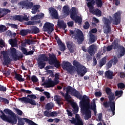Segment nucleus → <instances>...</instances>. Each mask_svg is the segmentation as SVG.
<instances>
[{
  "instance_id": "nucleus-1",
  "label": "nucleus",
  "mask_w": 125,
  "mask_h": 125,
  "mask_svg": "<svg viewBox=\"0 0 125 125\" xmlns=\"http://www.w3.org/2000/svg\"><path fill=\"white\" fill-rule=\"evenodd\" d=\"M63 90H65L66 93L65 94L64 98L66 101H67V102L70 101V99L72 98L71 95L76 97V98L81 100L80 102V107L81 108L82 111L87 115L88 110L87 109V108L89 105V97L86 96V95H83H83L81 94V93L71 86L64 87Z\"/></svg>"
},
{
  "instance_id": "nucleus-2",
  "label": "nucleus",
  "mask_w": 125,
  "mask_h": 125,
  "mask_svg": "<svg viewBox=\"0 0 125 125\" xmlns=\"http://www.w3.org/2000/svg\"><path fill=\"white\" fill-rule=\"evenodd\" d=\"M72 64L68 61L62 62V68L63 70H66L70 75H72L75 71V67L76 68V71L78 75L81 76V77H83L87 73V69L85 66L81 64V62H78L75 60L73 61Z\"/></svg>"
},
{
  "instance_id": "nucleus-3",
  "label": "nucleus",
  "mask_w": 125,
  "mask_h": 125,
  "mask_svg": "<svg viewBox=\"0 0 125 125\" xmlns=\"http://www.w3.org/2000/svg\"><path fill=\"white\" fill-rule=\"evenodd\" d=\"M3 112H5V114H8V115H10L11 117L6 116ZM0 113L2 114L0 116V118L3 120V121H6L8 123L14 124L15 125L17 123V117H16V115H15V113L11 110L8 108H6L3 110V111H2V110H0Z\"/></svg>"
},
{
  "instance_id": "nucleus-4",
  "label": "nucleus",
  "mask_w": 125,
  "mask_h": 125,
  "mask_svg": "<svg viewBox=\"0 0 125 125\" xmlns=\"http://www.w3.org/2000/svg\"><path fill=\"white\" fill-rule=\"evenodd\" d=\"M70 33L72 35V38L76 41L78 44H82L83 42L84 41V36H83V33L80 29H77V30L74 31L73 30H70Z\"/></svg>"
},
{
  "instance_id": "nucleus-5",
  "label": "nucleus",
  "mask_w": 125,
  "mask_h": 125,
  "mask_svg": "<svg viewBox=\"0 0 125 125\" xmlns=\"http://www.w3.org/2000/svg\"><path fill=\"white\" fill-rule=\"evenodd\" d=\"M89 105L87 107V110L88 111L87 114L83 112L82 108H81V113L83 114V115H85V120H88L91 118V110H90V109L93 110L94 116H96V114L97 113V111H96V104L95 102L94 101L93 103H91V105H90V100L89 98Z\"/></svg>"
},
{
  "instance_id": "nucleus-6",
  "label": "nucleus",
  "mask_w": 125,
  "mask_h": 125,
  "mask_svg": "<svg viewBox=\"0 0 125 125\" xmlns=\"http://www.w3.org/2000/svg\"><path fill=\"white\" fill-rule=\"evenodd\" d=\"M34 99H37V96L34 94L28 95L27 97H23L19 98V101H21L22 103L24 102L25 104L29 103L31 105H37V103H36V101Z\"/></svg>"
},
{
  "instance_id": "nucleus-7",
  "label": "nucleus",
  "mask_w": 125,
  "mask_h": 125,
  "mask_svg": "<svg viewBox=\"0 0 125 125\" xmlns=\"http://www.w3.org/2000/svg\"><path fill=\"white\" fill-rule=\"evenodd\" d=\"M103 105L104 108H109L110 107L111 111L112 112V116L115 115L116 102H110V101H108V100H107L103 102Z\"/></svg>"
},
{
  "instance_id": "nucleus-8",
  "label": "nucleus",
  "mask_w": 125,
  "mask_h": 125,
  "mask_svg": "<svg viewBox=\"0 0 125 125\" xmlns=\"http://www.w3.org/2000/svg\"><path fill=\"white\" fill-rule=\"evenodd\" d=\"M104 26L105 27V29L104 30V34H110L111 31V23L112 22L110 20L105 17L104 18Z\"/></svg>"
},
{
  "instance_id": "nucleus-9",
  "label": "nucleus",
  "mask_w": 125,
  "mask_h": 125,
  "mask_svg": "<svg viewBox=\"0 0 125 125\" xmlns=\"http://www.w3.org/2000/svg\"><path fill=\"white\" fill-rule=\"evenodd\" d=\"M44 32H47L48 35H50L54 31V24L50 22H45L43 26Z\"/></svg>"
},
{
  "instance_id": "nucleus-10",
  "label": "nucleus",
  "mask_w": 125,
  "mask_h": 125,
  "mask_svg": "<svg viewBox=\"0 0 125 125\" xmlns=\"http://www.w3.org/2000/svg\"><path fill=\"white\" fill-rule=\"evenodd\" d=\"M1 54L3 55V65L4 66L9 65L10 62H11V59L7 55V52L6 51H1Z\"/></svg>"
},
{
  "instance_id": "nucleus-11",
  "label": "nucleus",
  "mask_w": 125,
  "mask_h": 125,
  "mask_svg": "<svg viewBox=\"0 0 125 125\" xmlns=\"http://www.w3.org/2000/svg\"><path fill=\"white\" fill-rule=\"evenodd\" d=\"M121 15H122V14L119 11L114 14L113 20V25H116L117 26L120 24L121 19Z\"/></svg>"
},
{
  "instance_id": "nucleus-12",
  "label": "nucleus",
  "mask_w": 125,
  "mask_h": 125,
  "mask_svg": "<svg viewBox=\"0 0 125 125\" xmlns=\"http://www.w3.org/2000/svg\"><path fill=\"white\" fill-rule=\"evenodd\" d=\"M10 52L14 61H17V60H19L20 58H23L22 56L17 55V51L15 48H10Z\"/></svg>"
},
{
  "instance_id": "nucleus-13",
  "label": "nucleus",
  "mask_w": 125,
  "mask_h": 125,
  "mask_svg": "<svg viewBox=\"0 0 125 125\" xmlns=\"http://www.w3.org/2000/svg\"><path fill=\"white\" fill-rule=\"evenodd\" d=\"M57 84H58V82L56 81L55 82V81H52L51 79H49L47 82H44L42 83V85H45V87L47 88H49L50 87H53Z\"/></svg>"
},
{
  "instance_id": "nucleus-14",
  "label": "nucleus",
  "mask_w": 125,
  "mask_h": 125,
  "mask_svg": "<svg viewBox=\"0 0 125 125\" xmlns=\"http://www.w3.org/2000/svg\"><path fill=\"white\" fill-rule=\"evenodd\" d=\"M49 11L52 19H55V20L59 19V15H58V12L55 8L53 7L49 8Z\"/></svg>"
},
{
  "instance_id": "nucleus-15",
  "label": "nucleus",
  "mask_w": 125,
  "mask_h": 125,
  "mask_svg": "<svg viewBox=\"0 0 125 125\" xmlns=\"http://www.w3.org/2000/svg\"><path fill=\"white\" fill-rule=\"evenodd\" d=\"M21 8H26V9H31L34 5L33 2L21 1L19 3Z\"/></svg>"
},
{
  "instance_id": "nucleus-16",
  "label": "nucleus",
  "mask_w": 125,
  "mask_h": 125,
  "mask_svg": "<svg viewBox=\"0 0 125 125\" xmlns=\"http://www.w3.org/2000/svg\"><path fill=\"white\" fill-rule=\"evenodd\" d=\"M71 124H73V125H83V121L81 120L80 117H77L76 119L73 117L72 118V120H70Z\"/></svg>"
},
{
  "instance_id": "nucleus-17",
  "label": "nucleus",
  "mask_w": 125,
  "mask_h": 125,
  "mask_svg": "<svg viewBox=\"0 0 125 125\" xmlns=\"http://www.w3.org/2000/svg\"><path fill=\"white\" fill-rule=\"evenodd\" d=\"M18 125H24L25 122L27 123L29 125H31V123H32V120L28 118H25L18 119Z\"/></svg>"
},
{
  "instance_id": "nucleus-18",
  "label": "nucleus",
  "mask_w": 125,
  "mask_h": 125,
  "mask_svg": "<svg viewBox=\"0 0 125 125\" xmlns=\"http://www.w3.org/2000/svg\"><path fill=\"white\" fill-rule=\"evenodd\" d=\"M57 60V57L55 54L52 53L49 54V58L48 60V64L49 65H52V63L55 62Z\"/></svg>"
},
{
  "instance_id": "nucleus-19",
  "label": "nucleus",
  "mask_w": 125,
  "mask_h": 125,
  "mask_svg": "<svg viewBox=\"0 0 125 125\" xmlns=\"http://www.w3.org/2000/svg\"><path fill=\"white\" fill-rule=\"evenodd\" d=\"M66 43V46L68 48L70 53H74V46H75V44L72 41H68Z\"/></svg>"
},
{
  "instance_id": "nucleus-20",
  "label": "nucleus",
  "mask_w": 125,
  "mask_h": 125,
  "mask_svg": "<svg viewBox=\"0 0 125 125\" xmlns=\"http://www.w3.org/2000/svg\"><path fill=\"white\" fill-rule=\"evenodd\" d=\"M21 50L22 51L23 54H24V55H25V56L33 55V54H34V51L30 50L28 52V50H27V48L25 47H21Z\"/></svg>"
},
{
  "instance_id": "nucleus-21",
  "label": "nucleus",
  "mask_w": 125,
  "mask_h": 125,
  "mask_svg": "<svg viewBox=\"0 0 125 125\" xmlns=\"http://www.w3.org/2000/svg\"><path fill=\"white\" fill-rule=\"evenodd\" d=\"M95 4H96V1L95 0H90L87 3V6L88 7L89 11L94 9Z\"/></svg>"
},
{
  "instance_id": "nucleus-22",
  "label": "nucleus",
  "mask_w": 125,
  "mask_h": 125,
  "mask_svg": "<svg viewBox=\"0 0 125 125\" xmlns=\"http://www.w3.org/2000/svg\"><path fill=\"white\" fill-rule=\"evenodd\" d=\"M57 25L59 29H63V30H65L67 28V24L65 23L64 21H58Z\"/></svg>"
},
{
  "instance_id": "nucleus-23",
  "label": "nucleus",
  "mask_w": 125,
  "mask_h": 125,
  "mask_svg": "<svg viewBox=\"0 0 125 125\" xmlns=\"http://www.w3.org/2000/svg\"><path fill=\"white\" fill-rule=\"evenodd\" d=\"M114 72L110 70L106 71L104 72V77L108 80H113V75Z\"/></svg>"
},
{
  "instance_id": "nucleus-24",
  "label": "nucleus",
  "mask_w": 125,
  "mask_h": 125,
  "mask_svg": "<svg viewBox=\"0 0 125 125\" xmlns=\"http://www.w3.org/2000/svg\"><path fill=\"white\" fill-rule=\"evenodd\" d=\"M93 15H97V16L100 17L101 15H102V12L99 9L97 8V9H93L92 10H90L89 11Z\"/></svg>"
},
{
  "instance_id": "nucleus-25",
  "label": "nucleus",
  "mask_w": 125,
  "mask_h": 125,
  "mask_svg": "<svg viewBox=\"0 0 125 125\" xmlns=\"http://www.w3.org/2000/svg\"><path fill=\"white\" fill-rule=\"evenodd\" d=\"M29 34H38L40 33V29L36 26H32L30 27Z\"/></svg>"
},
{
  "instance_id": "nucleus-26",
  "label": "nucleus",
  "mask_w": 125,
  "mask_h": 125,
  "mask_svg": "<svg viewBox=\"0 0 125 125\" xmlns=\"http://www.w3.org/2000/svg\"><path fill=\"white\" fill-rule=\"evenodd\" d=\"M38 61H40L42 62H46L48 61V58L45 55V54H41L38 59Z\"/></svg>"
},
{
  "instance_id": "nucleus-27",
  "label": "nucleus",
  "mask_w": 125,
  "mask_h": 125,
  "mask_svg": "<svg viewBox=\"0 0 125 125\" xmlns=\"http://www.w3.org/2000/svg\"><path fill=\"white\" fill-rule=\"evenodd\" d=\"M40 7H41V6L40 5H33L31 7L32 11L31 13L32 14H36L37 12H40Z\"/></svg>"
},
{
  "instance_id": "nucleus-28",
  "label": "nucleus",
  "mask_w": 125,
  "mask_h": 125,
  "mask_svg": "<svg viewBox=\"0 0 125 125\" xmlns=\"http://www.w3.org/2000/svg\"><path fill=\"white\" fill-rule=\"evenodd\" d=\"M71 106L72 108H73V114L75 115H76V114H78V112H79V106H78V104H76V103L73 102L71 104Z\"/></svg>"
},
{
  "instance_id": "nucleus-29",
  "label": "nucleus",
  "mask_w": 125,
  "mask_h": 125,
  "mask_svg": "<svg viewBox=\"0 0 125 125\" xmlns=\"http://www.w3.org/2000/svg\"><path fill=\"white\" fill-rule=\"evenodd\" d=\"M106 62L107 57H104V58L101 59L99 62V67H100V68H102V67H103V66H104V65H105Z\"/></svg>"
},
{
  "instance_id": "nucleus-30",
  "label": "nucleus",
  "mask_w": 125,
  "mask_h": 125,
  "mask_svg": "<svg viewBox=\"0 0 125 125\" xmlns=\"http://www.w3.org/2000/svg\"><path fill=\"white\" fill-rule=\"evenodd\" d=\"M71 19L75 21V23H79V24H81L83 22V18L79 16H75L73 18H71Z\"/></svg>"
},
{
  "instance_id": "nucleus-31",
  "label": "nucleus",
  "mask_w": 125,
  "mask_h": 125,
  "mask_svg": "<svg viewBox=\"0 0 125 125\" xmlns=\"http://www.w3.org/2000/svg\"><path fill=\"white\" fill-rule=\"evenodd\" d=\"M30 29H21L19 33V35L20 36H22V37H25V36H27L28 34H30Z\"/></svg>"
},
{
  "instance_id": "nucleus-32",
  "label": "nucleus",
  "mask_w": 125,
  "mask_h": 125,
  "mask_svg": "<svg viewBox=\"0 0 125 125\" xmlns=\"http://www.w3.org/2000/svg\"><path fill=\"white\" fill-rule=\"evenodd\" d=\"M95 49V46H94V44H92L89 46L87 51L90 55H91V56H92V55L94 54Z\"/></svg>"
},
{
  "instance_id": "nucleus-33",
  "label": "nucleus",
  "mask_w": 125,
  "mask_h": 125,
  "mask_svg": "<svg viewBox=\"0 0 125 125\" xmlns=\"http://www.w3.org/2000/svg\"><path fill=\"white\" fill-rule=\"evenodd\" d=\"M15 78L19 82H24L25 79L22 78V75L17 73H15Z\"/></svg>"
},
{
  "instance_id": "nucleus-34",
  "label": "nucleus",
  "mask_w": 125,
  "mask_h": 125,
  "mask_svg": "<svg viewBox=\"0 0 125 125\" xmlns=\"http://www.w3.org/2000/svg\"><path fill=\"white\" fill-rule=\"evenodd\" d=\"M89 37V42L90 43L95 42V41L97 40L96 37L94 35L92 34V33H90Z\"/></svg>"
},
{
  "instance_id": "nucleus-35",
  "label": "nucleus",
  "mask_w": 125,
  "mask_h": 125,
  "mask_svg": "<svg viewBox=\"0 0 125 125\" xmlns=\"http://www.w3.org/2000/svg\"><path fill=\"white\" fill-rule=\"evenodd\" d=\"M119 49L120 50L119 52L120 57H123L125 55V48L123 46H119Z\"/></svg>"
},
{
  "instance_id": "nucleus-36",
  "label": "nucleus",
  "mask_w": 125,
  "mask_h": 125,
  "mask_svg": "<svg viewBox=\"0 0 125 125\" xmlns=\"http://www.w3.org/2000/svg\"><path fill=\"white\" fill-rule=\"evenodd\" d=\"M62 9L65 15H69L70 14V7L68 5H64Z\"/></svg>"
},
{
  "instance_id": "nucleus-37",
  "label": "nucleus",
  "mask_w": 125,
  "mask_h": 125,
  "mask_svg": "<svg viewBox=\"0 0 125 125\" xmlns=\"http://www.w3.org/2000/svg\"><path fill=\"white\" fill-rule=\"evenodd\" d=\"M9 43L11 45L12 47H17L18 45L17 44V40L15 39L10 40Z\"/></svg>"
},
{
  "instance_id": "nucleus-38",
  "label": "nucleus",
  "mask_w": 125,
  "mask_h": 125,
  "mask_svg": "<svg viewBox=\"0 0 125 125\" xmlns=\"http://www.w3.org/2000/svg\"><path fill=\"white\" fill-rule=\"evenodd\" d=\"M38 67L40 69H43L44 67H45V65H46V63L44 62H40L38 61Z\"/></svg>"
},
{
  "instance_id": "nucleus-39",
  "label": "nucleus",
  "mask_w": 125,
  "mask_h": 125,
  "mask_svg": "<svg viewBox=\"0 0 125 125\" xmlns=\"http://www.w3.org/2000/svg\"><path fill=\"white\" fill-rule=\"evenodd\" d=\"M112 47H113V49H119V46H120L119 45V43H118L117 41L116 40H114L112 42Z\"/></svg>"
},
{
  "instance_id": "nucleus-40",
  "label": "nucleus",
  "mask_w": 125,
  "mask_h": 125,
  "mask_svg": "<svg viewBox=\"0 0 125 125\" xmlns=\"http://www.w3.org/2000/svg\"><path fill=\"white\" fill-rule=\"evenodd\" d=\"M77 15V10H76V8L73 7L72 8L71 14H70V18H73Z\"/></svg>"
},
{
  "instance_id": "nucleus-41",
  "label": "nucleus",
  "mask_w": 125,
  "mask_h": 125,
  "mask_svg": "<svg viewBox=\"0 0 125 125\" xmlns=\"http://www.w3.org/2000/svg\"><path fill=\"white\" fill-rule=\"evenodd\" d=\"M108 98L109 102H116L115 101H114V100H115V95L114 93L108 95Z\"/></svg>"
},
{
  "instance_id": "nucleus-42",
  "label": "nucleus",
  "mask_w": 125,
  "mask_h": 125,
  "mask_svg": "<svg viewBox=\"0 0 125 125\" xmlns=\"http://www.w3.org/2000/svg\"><path fill=\"white\" fill-rule=\"evenodd\" d=\"M96 5L98 8L102 7V6H103V3L102 2V0H96Z\"/></svg>"
},
{
  "instance_id": "nucleus-43",
  "label": "nucleus",
  "mask_w": 125,
  "mask_h": 125,
  "mask_svg": "<svg viewBox=\"0 0 125 125\" xmlns=\"http://www.w3.org/2000/svg\"><path fill=\"white\" fill-rule=\"evenodd\" d=\"M124 94V92L123 90H116L115 92V96H118L119 97H121L123 96V94Z\"/></svg>"
},
{
  "instance_id": "nucleus-44",
  "label": "nucleus",
  "mask_w": 125,
  "mask_h": 125,
  "mask_svg": "<svg viewBox=\"0 0 125 125\" xmlns=\"http://www.w3.org/2000/svg\"><path fill=\"white\" fill-rule=\"evenodd\" d=\"M53 108V105L51 104V103H47L45 105V109L48 110V111H49V110H51Z\"/></svg>"
},
{
  "instance_id": "nucleus-45",
  "label": "nucleus",
  "mask_w": 125,
  "mask_h": 125,
  "mask_svg": "<svg viewBox=\"0 0 125 125\" xmlns=\"http://www.w3.org/2000/svg\"><path fill=\"white\" fill-rule=\"evenodd\" d=\"M13 20L21 22V15H16L13 17Z\"/></svg>"
},
{
  "instance_id": "nucleus-46",
  "label": "nucleus",
  "mask_w": 125,
  "mask_h": 125,
  "mask_svg": "<svg viewBox=\"0 0 125 125\" xmlns=\"http://www.w3.org/2000/svg\"><path fill=\"white\" fill-rule=\"evenodd\" d=\"M21 22H23V21H29V18L27 15H21Z\"/></svg>"
},
{
  "instance_id": "nucleus-47",
  "label": "nucleus",
  "mask_w": 125,
  "mask_h": 125,
  "mask_svg": "<svg viewBox=\"0 0 125 125\" xmlns=\"http://www.w3.org/2000/svg\"><path fill=\"white\" fill-rule=\"evenodd\" d=\"M52 65H54V67H55V68H59L61 66L60 62L58 61V60H57L55 62H53Z\"/></svg>"
},
{
  "instance_id": "nucleus-48",
  "label": "nucleus",
  "mask_w": 125,
  "mask_h": 125,
  "mask_svg": "<svg viewBox=\"0 0 125 125\" xmlns=\"http://www.w3.org/2000/svg\"><path fill=\"white\" fill-rule=\"evenodd\" d=\"M24 42H25V43L28 45H31V44H33V43H34V41L31 39H25Z\"/></svg>"
},
{
  "instance_id": "nucleus-49",
  "label": "nucleus",
  "mask_w": 125,
  "mask_h": 125,
  "mask_svg": "<svg viewBox=\"0 0 125 125\" xmlns=\"http://www.w3.org/2000/svg\"><path fill=\"white\" fill-rule=\"evenodd\" d=\"M105 92L107 95H110L113 94V93H112V89H111V88H110L109 87L105 88Z\"/></svg>"
},
{
  "instance_id": "nucleus-50",
  "label": "nucleus",
  "mask_w": 125,
  "mask_h": 125,
  "mask_svg": "<svg viewBox=\"0 0 125 125\" xmlns=\"http://www.w3.org/2000/svg\"><path fill=\"white\" fill-rule=\"evenodd\" d=\"M31 80L33 83H38L39 82V79H38L36 75H33L31 78Z\"/></svg>"
},
{
  "instance_id": "nucleus-51",
  "label": "nucleus",
  "mask_w": 125,
  "mask_h": 125,
  "mask_svg": "<svg viewBox=\"0 0 125 125\" xmlns=\"http://www.w3.org/2000/svg\"><path fill=\"white\" fill-rule=\"evenodd\" d=\"M84 25L83 26V29L85 30H87V29L89 28V27H90V24H89V22L88 21H85L84 22Z\"/></svg>"
},
{
  "instance_id": "nucleus-52",
  "label": "nucleus",
  "mask_w": 125,
  "mask_h": 125,
  "mask_svg": "<svg viewBox=\"0 0 125 125\" xmlns=\"http://www.w3.org/2000/svg\"><path fill=\"white\" fill-rule=\"evenodd\" d=\"M1 102H3L5 104H9V101L6 98L0 97Z\"/></svg>"
},
{
  "instance_id": "nucleus-53",
  "label": "nucleus",
  "mask_w": 125,
  "mask_h": 125,
  "mask_svg": "<svg viewBox=\"0 0 125 125\" xmlns=\"http://www.w3.org/2000/svg\"><path fill=\"white\" fill-rule=\"evenodd\" d=\"M117 86L118 88H120L121 89H123V88H125V83H119L117 84Z\"/></svg>"
},
{
  "instance_id": "nucleus-54",
  "label": "nucleus",
  "mask_w": 125,
  "mask_h": 125,
  "mask_svg": "<svg viewBox=\"0 0 125 125\" xmlns=\"http://www.w3.org/2000/svg\"><path fill=\"white\" fill-rule=\"evenodd\" d=\"M106 65L108 69H110V68H111V67L113 66V60H110V61H109L108 62Z\"/></svg>"
},
{
  "instance_id": "nucleus-55",
  "label": "nucleus",
  "mask_w": 125,
  "mask_h": 125,
  "mask_svg": "<svg viewBox=\"0 0 125 125\" xmlns=\"http://www.w3.org/2000/svg\"><path fill=\"white\" fill-rule=\"evenodd\" d=\"M54 81L55 82L56 81L58 82V83H59V74L55 73Z\"/></svg>"
},
{
  "instance_id": "nucleus-56",
  "label": "nucleus",
  "mask_w": 125,
  "mask_h": 125,
  "mask_svg": "<svg viewBox=\"0 0 125 125\" xmlns=\"http://www.w3.org/2000/svg\"><path fill=\"white\" fill-rule=\"evenodd\" d=\"M5 15L3 9H0V17H3L5 16Z\"/></svg>"
},
{
  "instance_id": "nucleus-57",
  "label": "nucleus",
  "mask_w": 125,
  "mask_h": 125,
  "mask_svg": "<svg viewBox=\"0 0 125 125\" xmlns=\"http://www.w3.org/2000/svg\"><path fill=\"white\" fill-rule=\"evenodd\" d=\"M15 110L17 114H18V115H19V116H22V115H23V112L21 110L18 108H16Z\"/></svg>"
},
{
  "instance_id": "nucleus-58",
  "label": "nucleus",
  "mask_w": 125,
  "mask_h": 125,
  "mask_svg": "<svg viewBox=\"0 0 125 125\" xmlns=\"http://www.w3.org/2000/svg\"><path fill=\"white\" fill-rule=\"evenodd\" d=\"M0 31H1V32H4V31H6V27L5 25H0Z\"/></svg>"
},
{
  "instance_id": "nucleus-59",
  "label": "nucleus",
  "mask_w": 125,
  "mask_h": 125,
  "mask_svg": "<svg viewBox=\"0 0 125 125\" xmlns=\"http://www.w3.org/2000/svg\"><path fill=\"white\" fill-rule=\"evenodd\" d=\"M21 92L27 93L28 94H32V92L30 90H25L24 89H21Z\"/></svg>"
},
{
  "instance_id": "nucleus-60",
  "label": "nucleus",
  "mask_w": 125,
  "mask_h": 125,
  "mask_svg": "<svg viewBox=\"0 0 125 125\" xmlns=\"http://www.w3.org/2000/svg\"><path fill=\"white\" fill-rule=\"evenodd\" d=\"M95 96L96 97H101L102 96V93L101 91H96L95 92Z\"/></svg>"
},
{
  "instance_id": "nucleus-61",
  "label": "nucleus",
  "mask_w": 125,
  "mask_h": 125,
  "mask_svg": "<svg viewBox=\"0 0 125 125\" xmlns=\"http://www.w3.org/2000/svg\"><path fill=\"white\" fill-rule=\"evenodd\" d=\"M61 49L60 50L61 51H65V50H66V45H65V44L63 43V44H62V45H61Z\"/></svg>"
},
{
  "instance_id": "nucleus-62",
  "label": "nucleus",
  "mask_w": 125,
  "mask_h": 125,
  "mask_svg": "<svg viewBox=\"0 0 125 125\" xmlns=\"http://www.w3.org/2000/svg\"><path fill=\"white\" fill-rule=\"evenodd\" d=\"M58 113H57V111H53L50 113L49 116L51 117H55L57 116Z\"/></svg>"
},
{
  "instance_id": "nucleus-63",
  "label": "nucleus",
  "mask_w": 125,
  "mask_h": 125,
  "mask_svg": "<svg viewBox=\"0 0 125 125\" xmlns=\"http://www.w3.org/2000/svg\"><path fill=\"white\" fill-rule=\"evenodd\" d=\"M113 62V65H116V64H117L118 62H119V61L118 60V58H117V57H114Z\"/></svg>"
},
{
  "instance_id": "nucleus-64",
  "label": "nucleus",
  "mask_w": 125,
  "mask_h": 125,
  "mask_svg": "<svg viewBox=\"0 0 125 125\" xmlns=\"http://www.w3.org/2000/svg\"><path fill=\"white\" fill-rule=\"evenodd\" d=\"M113 49V47L112 45H108L106 47V51L109 52L111 51Z\"/></svg>"
}]
</instances>
